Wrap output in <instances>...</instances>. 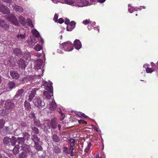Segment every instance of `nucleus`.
Here are the masks:
<instances>
[{"label": "nucleus", "mask_w": 158, "mask_h": 158, "mask_svg": "<svg viewBox=\"0 0 158 158\" xmlns=\"http://www.w3.org/2000/svg\"><path fill=\"white\" fill-rule=\"evenodd\" d=\"M12 8L15 11H18L21 13L23 12L24 10V9L22 7L15 4L13 5Z\"/></svg>", "instance_id": "16"}, {"label": "nucleus", "mask_w": 158, "mask_h": 158, "mask_svg": "<svg viewBox=\"0 0 158 158\" xmlns=\"http://www.w3.org/2000/svg\"><path fill=\"white\" fill-rule=\"evenodd\" d=\"M75 113L79 117L83 118H88V117L85 115L84 113L80 112H76Z\"/></svg>", "instance_id": "22"}, {"label": "nucleus", "mask_w": 158, "mask_h": 158, "mask_svg": "<svg viewBox=\"0 0 158 158\" xmlns=\"http://www.w3.org/2000/svg\"><path fill=\"white\" fill-rule=\"evenodd\" d=\"M17 140L16 138H15L14 137H12L11 139V142L12 145L13 146L15 144Z\"/></svg>", "instance_id": "39"}, {"label": "nucleus", "mask_w": 158, "mask_h": 158, "mask_svg": "<svg viewBox=\"0 0 158 158\" xmlns=\"http://www.w3.org/2000/svg\"><path fill=\"white\" fill-rule=\"evenodd\" d=\"M0 11L4 14H8L10 12V10L7 7L0 4Z\"/></svg>", "instance_id": "10"}, {"label": "nucleus", "mask_w": 158, "mask_h": 158, "mask_svg": "<svg viewBox=\"0 0 158 158\" xmlns=\"http://www.w3.org/2000/svg\"><path fill=\"white\" fill-rule=\"evenodd\" d=\"M2 1L5 2L9 3L10 4H11L12 3L11 0H2Z\"/></svg>", "instance_id": "50"}, {"label": "nucleus", "mask_w": 158, "mask_h": 158, "mask_svg": "<svg viewBox=\"0 0 158 158\" xmlns=\"http://www.w3.org/2000/svg\"><path fill=\"white\" fill-rule=\"evenodd\" d=\"M42 49V47L39 44H37L35 46L34 49L37 51H39Z\"/></svg>", "instance_id": "32"}, {"label": "nucleus", "mask_w": 158, "mask_h": 158, "mask_svg": "<svg viewBox=\"0 0 158 158\" xmlns=\"http://www.w3.org/2000/svg\"><path fill=\"white\" fill-rule=\"evenodd\" d=\"M60 46L61 48H62L65 51H71L73 48L72 44L69 41L63 43L60 45Z\"/></svg>", "instance_id": "4"}, {"label": "nucleus", "mask_w": 158, "mask_h": 158, "mask_svg": "<svg viewBox=\"0 0 158 158\" xmlns=\"http://www.w3.org/2000/svg\"><path fill=\"white\" fill-rule=\"evenodd\" d=\"M5 121L4 120L0 119V128H2L4 125Z\"/></svg>", "instance_id": "42"}, {"label": "nucleus", "mask_w": 158, "mask_h": 158, "mask_svg": "<svg viewBox=\"0 0 158 158\" xmlns=\"http://www.w3.org/2000/svg\"><path fill=\"white\" fill-rule=\"evenodd\" d=\"M58 18V16L57 15L55 14L54 16V20L55 22H56L57 21V19Z\"/></svg>", "instance_id": "48"}, {"label": "nucleus", "mask_w": 158, "mask_h": 158, "mask_svg": "<svg viewBox=\"0 0 158 158\" xmlns=\"http://www.w3.org/2000/svg\"><path fill=\"white\" fill-rule=\"evenodd\" d=\"M31 32L32 34L36 37L38 38L40 35L39 33L35 29H33L31 31Z\"/></svg>", "instance_id": "24"}, {"label": "nucleus", "mask_w": 158, "mask_h": 158, "mask_svg": "<svg viewBox=\"0 0 158 158\" xmlns=\"http://www.w3.org/2000/svg\"><path fill=\"white\" fill-rule=\"evenodd\" d=\"M53 2L57 3L58 2L62 3H65L70 5L82 7L90 5L88 1L87 0H52Z\"/></svg>", "instance_id": "1"}, {"label": "nucleus", "mask_w": 158, "mask_h": 158, "mask_svg": "<svg viewBox=\"0 0 158 158\" xmlns=\"http://www.w3.org/2000/svg\"><path fill=\"white\" fill-rule=\"evenodd\" d=\"M32 133H33L35 134H37L39 132V131L38 129L35 127H32Z\"/></svg>", "instance_id": "37"}, {"label": "nucleus", "mask_w": 158, "mask_h": 158, "mask_svg": "<svg viewBox=\"0 0 158 158\" xmlns=\"http://www.w3.org/2000/svg\"><path fill=\"white\" fill-rule=\"evenodd\" d=\"M75 23L73 21H72L68 24L67 27V30L68 31H71L73 30L75 27Z\"/></svg>", "instance_id": "15"}, {"label": "nucleus", "mask_w": 158, "mask_h": 158, "mask_svg": "<svg viewBox=\"0 0 158 158\" xmlns=\"http://www.w3.org/2000/svg\"><path fill=\"white\" fill-rule=\"evenodd\" d=\"M24 90L23 89H19L17 92L15 96V97L16 98H21L23 96L24 94Z\"/></svg>", "instance_id": "14"}, {"label": "nucleus", "mask_w": 158, "mask_h": 158, "mask_svg": "<svg viewBox=\"0 0 158 158\" xmlns=\"http://www.w3.org/2000/svg\"><path fill=\"white\" fill-rule=\"evenodd\" d=\"M58 22L60 23H62L64 22V20L62 18H60L58 20Z\"/></svg>", "instance_id": "55"}, {"label": "nucleus", "mask_w": 158, "mask_h": 158, "mask_svg": "<svg viewBox=\"0 0 158 158\" xmlns=\"http://www.w3.org/2000/svg\"><path fill=\"white\" fill-rule=\"evenodd\" d=\"M70 152V156H74V152Z\"/></svg>", "instance_id": "64"}, {"label": "nucleus", "mask_w": 158, "mask_h": 158, "mask_svg": "<svg viewBox=\"0 0 158 158\" xmlns=\"http://www.w3.org/2000/svg\"><path fill=\"white\" fill-rule=\"evenodd\" d=\"M27 23L28 25L29 26H30L32 28L34 27V25L32 24L31 20L30 19H27Z\"/></svg>", "instance_id": "41"}, {"label": "nucleus", "mask_w": 158, "mask_h": 158, "mask_svg": "<svg viewBox=\"0 0 158 158\" xmlns=\"http://www.w3.org/2000/svg\"><path fill=\"white\" fill-rule=\"evenodd\" d=\"M52 139L54 141L56 142H59L60 140L59 138L56 134L53 135Z\"/></svg>", "instance_id": "31"}, {"label": "nucleus", "mask_w": 158, "mask_h": 158, "mask_svg": "<svg viewBox=\"0 0 158 158\" xmlns=\"http://www.w3.org/2000/svg\"><path fill=\"white\" fill-rule=\"evenodd\" d=\"M31 139L34 141L35 143H38V142L39 141V139L38 137L34 135H32Z\"/></svg>", "instance_id": "27"}, {"label": "nucleus", "mask_w": 158, "mask_h": 158, "mask_svg": "<svg viewBox=\"0 0 158 158\" xmlns=\"http://www.w3.org/2000/svg\"><path fill=\"white\" fill-rule=\"evenodd\" d=\"M83 23L86 25L87 24H88V28L89 30H90L92 28V26H94L95 24V22H91V21H90L89 19H86L85 20H84L83 22Z\"/></svg>", "instance_id": "9"}, {"label": "nucleus", "mask_w": 158, "mask_h": 158, "mask_svg": "<svg viewBox=\"0 0 158 158\" xmlns=\"http://www.w3.org/2000/svg\"><path fill=\"white\" fill-rule=\"evenodd\" d=\"M34 123H35V124L38 126H40V123L39 122H38L37 123H36V122L35 121Z\"/></svg>", "instance_id": "60"}, {"label": "nucleus", "mask_w": 158, "mask_h": 158, "mask_svg": "<svg viewBox=\"0 0 158 158\" xmlns=\"http://www.w3.org/2000/svg\"><path fill=\"white\" fill-rule=\"evenodd\" d=\"M50 83V84L48 83L47 81H44L43 82L42 85L45 86V89L52 94V95L49 94V95L48 96V97H47L46 98L49 100V103L48 105V107L51 110H53L56 108V105L53 100V87L52 86V82Z\"/></svg>", "instance_id": "3"}, {"label": "nucleus", "mask_w": 158, "mask_h": 158, "mask_svg": "<svg viewBox=\"0 0 158 158\" xmlns=\"http://www.w3.org/2000/svg\"><path fill=\"white\" fill-rule=\"evenodd\" d=\"M141 7H142V8H143V9H145V8H146V7H145V6H140V7H139V8H138V10H141V9H140V8Z\"/></svg>", "instance_id": "62"}, {"label": "nucleus", "mask_w": 158, "mask_h": 158, "mask_svg": "<svg viewBox=\"0 0 158 158\" xmlns=\"http://www.w3.org/2000/svg\"><path fill=\"white\" fill-rule=\"evenodd\" d=\"M90 1L92 3V4H94L96 1V0H90Z\"/></svg>", "instance_id": "61"}, {"label": "nucleus", "mask_w": 158, "mask_h": 158, "mask_svg": "<svg viewBox=\"0 0 158 158\" xmlns=\"http://www.w3.org/2000/svg\"><path fill=\"white\" fill-rule=\"evenodd\" d=\"M73 46L76 49L79 50L81 48L82 45L79 40L76 39L74 42Z\"/></svg>", "instance_id": "12"}, {"label": "nucleus", "mask_w": 158, "mask_h": 158, "mask_svg": "<svg viewBox=\"0 0 158 158\" xmlns=\"http://www.w3.org/2000/svg\"><path fill=\"white\" fill-rule=\"evenodd\" d=\"M13 58H11L10 60H9L8 61L7 64L9 66H14L15 65V62L13 61Z\"/></svg>", "instance_id": "34"}, {"label": "nucleus", "mask_w": 158, "mask_h": 158, "mask_svg": "<svg viewBox=\"0 0 158 158\" xmlns=\"http://www.w3.org/2000/svg\"><path fill=\"white\" fill-rule=\"evenodd\" d=\"M149 66V64H145L143 66V67L144 68H145V69H146L147 68H148V67Z\"/></svg>", "instance_id": "59"}, {"label": "nucleus", "mask_w": 158, "mask_h": 158, "mask_svg": "<svg viewBox=\"0 0 158 158\" xmlns=\"http://www.w3.org/2000/svg\"><path fill=\"white\" fill-rule=\"evenodd\" d=\"M5 113L6 112L5 110H3L2 111V110H0V114H1L2 116H4L5 114Z\"/></svg>", "instance_id": "56"}, {"label": "nucleus", "mask_w": 158, "mask_h": 158, "mask_svg": "<svg viewBox=\"0 0 158 158\" xmlns=\"http://www.w3.org/2000/svg\"><path fill=\"white\" fill-rule=\"evenodd\" d=\"M21 147L23 151L27 152L29 151V146L28 145L23 144Z\"/></svg>", "instance_id": "26"}, {"label": "nucleus", "mask_w": 158, "mask_h": 158, "mask_svg": "<svg viewBox=\"0 0 158 158\" xmlns=\"http://www.w3.org/2000/svg\"><path fill=\"white\" fill-rule=\"evenodd\" d=\"M29 116L30 118L33 119L35 118V114L33 112H31Z\"/></svg>", "instance_id": "46"}, {"label": "nucleus", "mask_w": 158, "mask_h": 158, "mask_svg": "<svg viewBox=\"0 0 158 158\" xmlns=\"http://www.w3.org/2000/svg\"><path fill=\"white\" fill-rule=\"evenodd\" d=\"M128 10L129 12L130 13H132L134 10L138 11V8L136 7L135 8H134L132 7L130 4H128Z\"/></svg>", "instance_id": "23"}, {"label": "nucleus", "mask_w": 158, "mask_h": 158, "mask_svg": "<svg viewBox=\"0 0 158 158\" xmlns=\"http://www.w3.org/2000/svg\"><path fill=\"white\" fill-rule=\"evenodd\" d=\"M6 18L11 23L15 26H18L19 24L17 19L13 14H11L8 16H6Z\"/></svg>", "instance_id": "5"}, {"label": "nucleus", "mask_w": 158, "mask_h": 158, "mask_svg": "<svg viewBox=\"0 0 158 158\" xmlns=\"http://www.w3.org/2000/svg\"><path fill=\"white\" fill-rule=\"evenodd\" d=\"M57 52L58 53H60V54L63 53V52H62V51L59 49H58Z\"/></svg>", "instance_id": "63"}, {"label": "nucleus", "mask_w": 158, "mask_h": 158, "mask_svg": "<svg viewBox=\"0 0 158 158\" xmlns=\"http://www.w3.org/2000/svg\"><path fill=\"white\" fill-rule=\"evenodd\" d=\"M18 143L20 144H22L24 142V139L23 138H18L17 140Z\"/></svg>", "instance_id": "40"}, {"label": "nucleus", "mask_w": 158, "mask_h": 158, "mask_svg": "<svg viewBox=\"0 0 158 158\" xmlns=\"http://www.w3.org/2000/svg\"><path fill=\"white\" fill-rule=\"evenodd\" d=\"M75 146H70L69 150L70 152H73V150L74 149V148Z\"/></svg>", "instance_id": "53"}, {"label": "nucleus", "mask_w": 158, "mask_h": 158, "mask_svg": "<svg viewBox=\"0 0 158 158\" xmlns=\"http://www.w3.org/2000/svg\"><path fill=\"white\" fill-rule=\"evenodd\" d=\"M50 83V84L48 83L47 81H44L43 82L42 85L45 86V89L52 94V95L49 94V95L48 96V97H47L46 98L49 100V103L48 105V107L51 110H53L56 108V105L53 100V87L52 86V82Z\"/></svg>", "instance_id": "2"}, {"label": "nucleus", "mask_w": 158, "mask_h": 158, "mask_svg": "<svg viewBox=\"0 0 158 158\" xmlns=\"http://www.w3.org/2000/svg\"><path fill=\"white\" fill-rule=\"evenodd\" d=\"M106 0H97V2L100 3H103L106 1Z\"/></svg>", "instance_id": "58"}, {"label": "nucleus", "mask_w": 158, "mask_h": 158, "mask_svg": "<svg viewBox=\"0 0 158 158\" xmlns=\"http://www.w3.org/2000/svg\"><path fill=\"white\" fill-rule=\"evenodd\" d=\"M24 106L27 109H29L31 108V106L30 103L27 101H25L24 102Z\"/></svg>", "instance_id": "36"}, {"label": "nucleus", "mask_w": 158, "mask_h": 158, "mask_svg": "<svg viewBox=\"0 0 158 158\" xmlns=\"http://www.w3.org/2000/svg\"><path fill=\"white\" fill-rule=\"evenodd\" d=\"M69 22V20L67 18L65 19V23L66 24L68 25L70 23Z\"/></svg>", "instance_id": "54"}, {"label": "nucleus", "mask_w": 158, "mask_h": 158, "mask_svg": "<svg viewBox=\"0 0 158 158\" xmlns=\"http://www.w3.org/2000/svg\"><path fill=\"white\" fill-rule=\"evenodd\" d=\"M15 85V83L12 81H10L8 83L9 87L10 89V90L12 89Z\"/></svg>", "instance_id": "33"}, {"label": "nucleus", "mask_w": 158, "mask_h": 158, "mask_svg": "<svg viewBox=\"0 0 158 158\" xmlns=\"http://www.w3.org/2000/svg\"><path fill=\"white\" fill-rule=\"evenodd\" d=\"M14 52L15 54L18 56H20L22 55L21 52L18 48H17L14 50Z\"/></svg>", "instance_id": "25"}, {"label": "nucleus", "mask_w": 158, "mask_h": 158, "mask_svg": "<svg viewBox=\"0 0 158 158\" xmlns=\"http://www.w3.org/2000/svg\"><path fill=\"white\" fill-rule=\"evenodd\" d=\"M19 145H16L14 147L13 150V152L14 154L16 155L19 152Z\"/></svg>", "instance_id": "29"}, {"label": "nucleus", "mask_w": 158, "mask_h": 158, "mask_svg": "<svg viewBox=\"0 0 158 158\" xmlns=\"http://www.w3.org/2000/svg\"><path fill=\"white\" fill-rule=\"evenodd\" d=\"M91 145L89 144H88L87 147L85 149L84 152H88L90 148Z\"/></svg>", "instance_id": "44"}, {"label": "nucleus", "mask_w": 158, "mask_h": 158, "mask_svg": "<svg viewBox=\"0 0 158 158\" xmlns=\"http://www.w3.org/2000/svg\"><path fill=\"white\" fill-rule=\"evenodd\" d=\"M18 64L20 67L24 69L26 66V64L24 60L20 59L18 61Z\"/></svg>", "instance_id": "19"}, {"label": "nucleus", "mask_w": 158, "mask_h": 158, "mask_svg": "<svg viewBox=\"0 0 158 158\" xmlns=\"http://www.w3.org/2000/svg\"><path fill=\"white\" fill-rule=\"evenodd\" d=\"M56 152V153H59L60 152V149L58 147H56L55 148V149Z\"/></svg>", "instance_id": "51"}, {"label": "nucleus", "mask_w": 158, "mask_h": 158, "mask_svg": "<svg viewBox=\"0 0 158 158\" xmlns=\"http://www.w3.org/2000/svg\"><path fill=\"white\" fill-rule=\"evenodd\" d=\"M48 124V127H51L53 129H55L56 128V119L55 118H53L51 121L46 123Z\"/></svg>", "instance_id": "8"}, {"label": "nucleus", "mask_w": 158, "mask_h": 158, "mask_svg": "<svg viewBox=\"0 0 158 158\" xmlns=\"http://www.w3.org/2000/svg\"><path fill=\"white\" fill-rule=\"evenodd\" d=\"M44 95V96H45L46 97H48V95H49L50 94L48 92L46 91H45L43 93Z\"/></svg>", "instance_id": "49"}, {"label": "nucleus", "mask_w": 158, "mask_h": 158, "mask_svg": "<svg viewBox=\"0 0 158 158\" xmlns=\"http://www.w3.org/2000/svg\"><path fill=\"white\" fill-rule=\"evenodd\" d=\"M38 39L40 41V42L42 43H44V40L42 39V38L40 36H39V37L38 38Z\"/></svg>", "instance_id": "52"}, {"label": "nucleus", "mask_w": 158, "mask_h": 158, "mask_svg": "<svg viewBox=\"0 0 158 158\" xmlns=\"http://www.w3.org/2000/svg\"><path fill=\"white\" fill-rule=\"evenodd\" d=\"M27 154L24 152H22L19 155V158H27Z\"/></svg>", "instance_id": "38"}, {"label": "nucleus", "mask_w": 158, "mask_h": 158, "mask_svg": "<svg viewBox=\"0 0 158 158\" xmlns=\"http://www.w3.org/2000/svg\"><path fill=\"white\" fill-rule=\"evenodd\" d=\"M0 26L5 30H7L9 27V24L4 20L0 18Z\"/></svg>", "instance_id": "11"}, {"label": "nucleus", "mask_w": 158, "mask_h": 158, "mask_svg": "<svg viewBox=\"0 0 158 158\" xmlns=\"http://www.w3.org/2000/svg\"><path fill=\"white\" fill-rule=\"evenodd\" d=\"M43 61L40 59H39L36 62L37 63V69L39 70V72H42L41 76H43V71L40 69L41 66H42L43 64Z\"/></svg>", "instance_id": "13"}, {"label": "nucleus", "mask_w": 158, "mask_h": 158, "mask_svg": "<svg viewBox=\"0 0 158 158\" xmlns=\"http://www.w3.org/2000/svg\"><path fill=\"white\" fill-rule=\"evenodd\" d=\"M36 94V90L34 89H32L31 93L29 96V98L28 99L29 101H31L34 97Z\"/></svg>", "instance_id": "21"}, {"label": "nucleus", "mask_w": 158, "mask_h": 158, "mask_svg": "<svg viewBox=\"0 0 158 158\" xmlns=\"http://www.w3.org/2000/svg\"><path fill=\"white\" fill-rule=\"evenodd\" d=\"M4 107L6 110H10L15 106V104L11 100H6L3 102Z\"/></svg>", "instance_id": "6"}, {"label": "nucleus", "mask_w": 158, "mask_h": 158, "mask_svg": "<svg viewBox=\"0 0 158 158\" xmlns=\"http://www.w3.org/2000/svg\"><path fill=\"white\" fill-rule=\"evenodd\" d=\"M154 71V70L151 68H147L146 69V72L147 73H151L153 71Z\"/></svg>", "instance_id": "43"}, {"label": "nucleus", "mask_w": 158, "mask_h": 158, "mask_svg": "<svg viewBox=\"0 0 158 158\" xmlns=\"http://www.w3.org/2000/svg\"><path fill=\"white\" fill-rule=\"evenodd\" d=\"M33 102L34 105L40 108L44 106L45 104L44 102L39 97H36L33 100Z\"/></svg>", "instance_id": "7"}, {"label": "nucleus", "mask_w": 158, "mask_h": 158, "mask_svg": "<svg viewBox=\"0 0 158 158\" xmlns=\"http://www.w3.org/2000/svg\"><path fill=\"white\" fill-rule=\"evenodd\" d=\"M34 147L38 151H41L43 149L42 147L38 143H35Z\"/></svg>", "instance_id": "30"}, {"label": "nucleus", "mask_w": 158, "mask_h": 158, "mask_svg": "<svg viewBox=\"0 0 158 158\" xmlns=\"http://www.w3.org/2000/svg\"><path fill=\"white\" fill-rule=\"evenodd\" d=\"M60 113L61 114V115L60 117V120H62L64 119L65 117V115L63 114L61 111L60 112Z\"/></svg>", "instance_id": "47"}, {"label": "nucleus", "mask_w": 158, "mask_h": 158, "mask_svg": "<svg viewBox=\"0 0 158 158\" xmlns=\"http://www.w3.org/2000/svg\"><path fill=\"white\" fill-rule=\"evenodd\" d=\"M78 122L80 124L82 123L85 124H87V123L86 121H84L83 120H79L78 121Z\"/></svg>", "instance_id": "45"}, {"label": "nucleus", "mask_w": 158, "mask_h": 158, "mask_svg": "<svg viewBox=\"0 0 158 158\" xmlns=\"http://www.w3.org/2000/svg\"><path fill=\"white\" fill-rule=\"evenodd\" d=\"M76 140L75 139L71 138L69 140V142L70 144V146H75Z\"/></svg>", "instance_id": "28"}, {"label": "nucleus", "mask_w": 158, "mask_h": 158, "mask_svg": "<svg viewBox=\"0 0 158 158\" xmlns=\"http://www.w3.org/2000/svg\"><path fill=\"white\" fill-rule=\"evenodd\" d=\"M11 76L14 79H17L19 77V74L15 71H11L10 73Z\"/></svg>", "instance_id": "18"}, {"label": "nucleus", "mask_w": 158, "mask_h": 158, "mask_svg": "<svg viewBox=\"0 0 158 158\" xmlns=\"http://www.w3.org/2000/svg\"><path fill=\"white\" fill-rule=\"evenodd\" d=\"M93 129L97 132H99V131H100L99 129L94 126Z\"/></svg>", "instance_id": "57"}, {"label": "nucleus", "mask_w": 158, "mask_h": 158, "mask_svg": "<svg viewBox=\"0 0 158 158\" xmlns=\"http://www.w3.org/2000/svg\"><path fill=\"white\" fill-rule=\"evenodd\" d=\"M18 19L20 23L23 25H24L26 24V19L23 17L21 15H20L18 17Z\"/></svg>", "instance_id": "20"}, {"label": "nucleus", "mask_w": 158, "mask_h": 158, "mask_svg": "<svg viewBox=\"0 0 158 158\" xmlns=\"http://www.w3.org/2000/svg\"><path fill=\"white\" fill-rule=\"evenodd\" d=\"M10 141V138L7 137H5L3 140L4 143L6 144H8Z\"/></svg>", "instance_id": "35"}, {"label": "nucleus", "mask_w": 158, "mask_h": 158, "mask_svg": "<svg viewBox=\"0 0 158 158\" xmlns=\"http://www.w3.org/2000/svg\"><path fill=\"white\" fill-rule=\"evenodd\" d=\"M26 36V34L25 33H21L19 32L17 35L16 37L19 40H22L25 39Z\"/></svg>", "instance_id": "17"}]
</instances>
